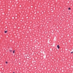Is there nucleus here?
Segmentation results:
<instances>
[{"label":"nucleus","instance_id":"1","mask_svg":"<svg viewBox=\"0 0 73 73\" xmlns=\"http://www.w3.org/2000/svg\"><path fill=\"white\" fill-rule=\"evenodd\" d=\"M12 48H9V50L10 52H12Z\"/></svg>","mask_w":73,"mask_h":73},{"label":"nucleus","instance_id":"3","mask_svg":"<svg viewBox=\"0 0 73 73\" xmlns=\"http://www.w3.org/2000/svg\"><path fill=\"white\" fill-rule=\"evenodd\" d=\"M5 33H7V31H5Z\"/></svg>","mask_w":73,"mask_h":73},{"label":"nucleus","instance_id":"5","mask_svg":"<svg viewBox=\"0 0 73 73\" xmlns=\"http://www.w3.org/2000/svg\"><path fill=\"white\" fill-rule=\"evenodd\" d=\"M5 63H6V64H8V62H5Z\"/></svg>","mask_w":73,"mask_h":73},{"label":"nucleus","instance_id":"7","mask_svg":"<svg viewBox=\"0 0 73 73\" xmlns=\"http://www.w3.org/2000/svg\"><path fill=\"white\" fill-rule=\"evenodd\" d=\"M73 53V52H71V53Z\"/></svg>","mask_w":73,"mask_h":73},{"label":"nucleus","instance_id":"4","mask_svg":"<svg viewBox=\"0 0 73 73\" xmlns=\"http://www.w3.org/2000/svg\"><path fill=\"white\" fill-rule=\"evenodd\" d=\"M15 50H14V51H13V53H15Z\"/></svg>","mask_w":73,"mask_h":73},{"label":"nucleus","instance_id":"8","mask_svg":"<svg viewBox=\"0 0 73 73\" xmlns=\"http://www.w3.org/2000/svg\"><path fill=\"white\" fill-rule=\"evenodd\" d=\"M13 73H15V72H13Z\"/></svg>","mask_w":73,"mask_h":73},{"label":"nucleus","instance_id":"2","mask_svg":"<svg viewBox=\"0 0 73 73\" xmlns=\"http://www.w3.org/2000/svg\"><path fill=\"white\" fill-rule=\"evenodd\" d=\"M57 47L58 49H60V46H59V45H58L57 46Z\"/></svg>","mask_w":73,"mask_h":73},{"label":"nucleus","instance_id":"6","mask_svg":"<svg viewBox=\"0 0 73 73\" xmlns=\"http://www.w3.org/2000/svg\"><path fill=\"white\" fill-rule=\"evenodd\" d=\"M68 9L70 10V8H69Z\"/></svg>","mask_w":73,"mask_h":73}]
</instances>
